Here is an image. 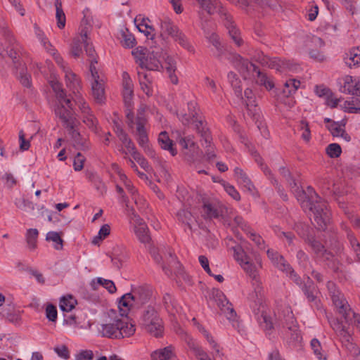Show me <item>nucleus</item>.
Here are the masks:
<instances>
[{
	"mask_svg": "<svg viewBox=\"0 0 360 360\" xmlns=\"http://www.w3.org/2000/svg\"><path fill=\"white\" fill-rule=\"evenodd\" d=\"M142 323L146 330L155 338L160 337L163 333L162 321L158 312L153 307H148L144 311Z\"/></svg>",
	"mask_w": 360,
	"mask_h": 360,
	"instance_id": "nucleus-12",
	"label": "nucleus"
},
{
	"mask_svg": "<svg viewBox=\"0 0 360 360\" xmlns=\"http://www.w3.org/2000/svg\"><path fill=\"white\" fill-rule=\"evenodd\" d=\"M110 321L101 325L99 332L102 336L112 339H122L133 335L135 324L127 315H122L121 310L111 309L108 312Z\"/></svg>",
	"mask_w": 360,
	"mask_h": 360,
	"instance_id": "nucleus-3",
	"label": "nucleus"
},
{
	"mask_svg": "<svg viewBox=\"0 0 360 360\" xmlns=\"http://www.w3.org/2000/svg\"><path fill=\"white\" fill-rule=\"evenodd\" d=\"M152 360H176L174 347L172 345L158 349L151 354Z\"/></svg>",
	"mask_w": 360,
	"mask_h": 360,
	"instance_id": "nucleus-34",
	"label": "nucleus"
},
{
	"mask_svg": "<svg viewBox=\"0 0 360 360\" xmlns=\"http://www.w3.org/2000/svg\"><path fill=\"white\" fill-rule=\"evenodd\" d=\"M51 88L56 94L54 112L60 120L63 127L71 136L74 147L78 150H85L89 148V143L86 138L82 136L77 127L80 124L72 109V103L65 95L57 82H51Z\"/></svg>",
	"mask_w": 360,
	"mask_h": 360,
	"instance_id": "nucleus-1",
	"label": "nucleus"
},
{
	"mask_svg": "<svg viewBox=\"0 0 360 360\" xmlns=\"http://www.w3.org/2000/svg\"><path fill=\"white\" fill-rule=\"evenodd\" d=\"M300 86V82L295 79L287 80L284 84L283 94L285 96L289 97L293 95Z\"/></svg>",
	"mask_w": 360,
	"mask_h": 360,
	"instance_id": "nucleus-46",
	"label": "nucleus"
},
{
	"mask_svg": "<svg viewBox=\"0 0 360 360\" xmlns=\"http://www.w3.org/2000/svg\"><path fill=\"white\" fill-rule=\"evenodd\" d=\"M111 261L115 266L120 269L128 258L126 248L122 245H116L111 252Z\"/></svg>",
	"mask_w": 360,
	"mask_h": 360,
	"instance_id": "nucleus-27",
	"label": "nucleus"
},
{
	"mask_svg": "<svg viewBox=\"0 0 360 360\" xmlns=\"http://www.w3.org/2000/svg\"><path fill=\"white\" fill-rule=\"evenodd\" d=\"M234 258L240 264L243 269L250 276H256L255 266L250 262L249 257L246 255L244 250L240 247L236 246L233 248Z\"/></svg>",
	"mask_w": 360,
	"mask_h": 360,
	"instance_id": "nucleus-17",
	"label": "nucleus"
},
{
	"mask_svg": "<svg viewBox=\"0 0 360 360\" xmlns=\"http://www.w3.org/2000/svg\"><path fill=\"white\" fill-rule=\"evenodd\" d=\"M62 232L49 231L46 233V240L52 243L53 247L56 250L63 249L64 240L62 238Z\"/></svg>",
	"mask_w": 360,
	"mask_h": 360,
	"instance_id": "nucleus-38",
	"label": "nucleus"
},
{
	"mask_svg": "<svg viewBox=\"0 0 360 360\" xmlns=\"http://www.w3.org/2000/svg\"><path fill=\"white\" fill-rule=\"evenodd\" d=\"M347 238L349 240L351 250L355 254L356 260L360 262V243L356 237L350 232L347 233Z\"/></svg>",
	"mask_w": 360,
	"mask_h": 360,
	"instance_id": "nucleus-54",
	"label": "nucleus"
},
{
	"mask_svg": "<svg viewBox=\"0 0 360 360\" xmlns=\"http://www.w3.org/2000/svg\"><path fill=\"white\" fill-rule=\"evenodd\" d=\"M82 40L81 36L79 38L75 39L72 45L71 53L74 57H79L82 51L81 44Z\"/></svg>",
	"mask_w": 360,
	"mask_h": 360,
	"instance_id": "nucleus-62",
	"label": "nucleus"
},
{
	"mask_svg": "<svg viewBox=\"0 0 360 360\" xmlns=\"http://www.w3.org/2000/svg\"><path fill=\"white\" fill-rule=\"evenodd\" d=\"M257 61L264 67L274 69L278 72H283L286 70L292 71L296 66L289 61L281 60L276 57H270L266 55H259L257 57Z\"/></svg>",
	"mask_w": 360,
	"mask_h": 360,
	"instance_id": "nucleus-14",
	"label": "nucleus"
},
{
	"mask_svg": "<svg viewBox=\"0 0 360 360\" xmlns=\"http://www.w3.org/2000/svg\"><path fill=\"white\" fill-rule=\"evenodd\" d=\"M342 108L349 113H357L360 111V99L352 98L349 101H346L342 105Z\"/></svg>",
	"mask_w": 360,
	"mask_h": 360,
	"instance_id": "nucleus-47",
	"label": "nucleus"
},
{
	"mask_svg": "<svg viewBox=\"0 0 360 360\" xmlns=\"http://www.w3.org/2000/svg\"><path fill=\"white\" fill-rule=\"evenodd\" d=\"M82 28L81 30V38L82 40V43H84L85 46V51L88 56L90 58V64L91 61L94 60V65L97 63V60L94 57L95 51L91 44H90L87 41L88 33L89 31V25L88 24V20L86 19L82 20Z\"/></svg>",
	"mask_w": 360,
	"mask_h": 360,
	"instance_id": "nucleus-22",
	"label": "nucleus"
},
{
	"mask_svg": "<svg viewBox=\"0 0 360 360\" xmlns=\"http://www.w3.org/2000/svg\"><path fill=\"white\" fill-rule=\"evenodd\" d=\"M57 309L53 304H48L46 308V318L52 322H55L57 319Z\"/></svg>",
	"mask_w": 360,
	"mask_h": 360,
	"instance_id": "nucleus-64",
	"label": "nucleus"
},
{
	"mask_svg": "<svg viewBox=\"0 0 360 360\" xmlns=\"http://www.w3.org/2000/svg\"><path fill=\"white\" fill-rule=\"evenodd\" d=\"M329 323L333 330L340 337L343 342L347 343V345L353 347L352 343H349L350 335L345 326L337 319H329Z\"/></svg>",
	"mask_w": 360,
	"mask_h": 360,
	"instance_id": "nucleus-26",
	"label": "nucleus"
},
{
	"mask_svg": "<svg viewBox=\"0 0 360 360\" xmlns=\"http://www.w3.org/2000/svg\"><path fill=\"white\" fill-rule=\"evenodd\" d=\"M41 32L37 34L39 39L41 41L44 48L47 50V51L53 57L56 63L65 71L68 68L65 66L63 58L60 56L57 53L56 49L52 46V45L47 41V39L44 37Z\"/></svg>",
	"mask_w": 360,
	"mask_h": 360,
	"instance_id": "nucleus-33",
	"label": "nucleus"
},
{
	"mask_svg": "<svg viewBox=\"0 0 360 360\" xmlns=\"http://www.w3.org/2000/svg\"><path fill=\"white\" fill-rule=\"evenodd\" d=\"M123 98L126 105H130L133 97V84L127 72L122 74Z\"/></svg>",
	"mask_w": 360,
	"mask_h": 360,
	"instance_id": "nucleus-32",
	"label": "nucleus"
},
{
	"mask_svg": "<svg viewBox=\"0 0 360 360\" xmlns=\"http://www.w3.org/2000/svg\"><path fill=\"white\" fill-rule=\"evenodd\" d=\"M192 321L194 324L196 325L199 331L202 333L210 348L214 351L213 355H215L216 357H223L224 356V354L223 353V348L221 347L219 343H218L214 337L202 326L200 325L195 318H193Z\"/></svg>",
	"mask_w": 360,
	"mask_h": 360,
	"instance_id": "nucleus-18",
	"label": "nucleus"
},
{
	"mask_svg": "<svg viewBox=\"0 0 360 360\" xmlns=\"http://www.w3.org/2000/svg\"><path fill=\"white\" fill-rule=\"evenodd\" d=\"M228 79L231 86L235 91V93L237 96L240 97L242 96V85L241 81L237 76V75L233 72H230L228 74Z\"/></svg>",
	"mask_w": 360,
	"mask_h": 360,
	"instance_id": "nucleus-49",
	"label": "nucleus"
},
{
	"mask_svg": "<svg viewBox=\"0 0 360 360\" xmlns=\"http://www.w3.org/2000/svg\"><path fill=\"white\" fill-rule=\"evenodd\" d=\"M341 152V148L338 143H330L326 148V153L330 158L339 157Z\"/></svg>",
	"mask_w": 360,
	"mask_h": 360,
	"instance_id": "nucleus-63",
	"label": "nucleus"
},
{
	"mask_svg": "<svg viewBox=\"0 0 360 360\" xmlns=\"http://www.w3.org/2000/svg\"><path fill=\"white\" fill-rule=\"evenodd\" d=\"M138 75L141 90L147 96H150L152 94V89L150 87L151 80L149 78V75L145 72H139Z\"/></svg>",
	"mask_w": 360,
	"mask_h": 360,
	"instance_id": "nucleus-45",
	"label": "nucleus"
},
{
	"mask_svg": "<svg viewBox=\"0 0 360 360\" xmlns=\"http://www.w3.org/2000/svg\"><path fill=\"white\" fill-rule=\"evenodd\" d=\"M345 61L349 67L360 65V47L350 49L345 58Z\"/></svg>",
	"mask_w": 360,
	"mask_h": 360,
	"instance_id": "nucleus-43",
	"label": "nucleus"
},
{
	"mask_svg": "<svg viewBox=\"0 0 360 360\" xmlns=\"http://www.w3.org/2000/svg\"><path fill=\"white\" fill-rule=\"evenodd\" d=\"M77 304L76 300L71 295L64 296L60 302V309L63 311H70Z\"/></svg>",
	"mask_w": 360,
	"mask_h": 360,
	"instance_id": "nucleus-52",
	"label": "nucleus"
},
{
	"mask_svg": "<svg viewBox=\"0 0 360 360\" xmlns=\"http://www.w3.org/2000/svg\"><path fill=\"white\" fill-rule=\"evenodd\" d=\"M160 35L164 37L167 35L170 37L173 41L178 44L183 49L191 53H194L193 46L190 42L186 34L181 30L169 18L164 17L160 19Z\"/></svg>",
	"mask_w": 360,
	"mask_h": 360,
	"instance_id": "nucleus-5",
	"label": "nucleus"
},
{
	"mask_svg": "<svg viewBox=\"0 0 360 360\" xmlns=\"http://www.w3.org/2000/svg\"><path fill=\"white\" fill-rule=\"evenodd\" d=\"M267 255L268 257L274 264V265H276L279 269H281L283 271H285L286 273H289L290 274V276L294 278L295 281L298 285L301 284V283L299 282V278L294 274V271L291 269L289 264L286 262V261L285 260L282 255H279L277 252L273 250H268Z\"/></svg>",
	"mask_w": 360,
	"mask_h": 360,
	"instance_id": "nucleus-16",
	"label": "nucleus"
},
{
	"mask_svg": "<svg viewBox=\"0 0 360 360\" xmlns=\"http://www.w3.org/2000/svg\"><path fill=\"white\" fill-rule=\"evenodd\" d=\"M52 82H57L60 84V86H61V84L57 80H51L50 82L51 86ZM60 89L64 91L62 89V87H60ZM63 92L65 95V97L70 100V101L72 103V111L74 112L76 117H77V115L73 108V106L75 104L78 105V107H79V110H81L82 113L83 114V115H89V113L91 112L89 105L84 101L83 98L81 96V95L79 93H76V94H73L74 95L73 96H72L71 95L67 96L65 92V91H63Z\"/></svg>",
	"mask_w": 360,
	"mask_h": 360,
	"instance_id": "nucleus-23",
	"label": "nucleus"
},
{
	"mask_svg": "<svg viewBox=\"0 0 360 360\" xmlns=\"http://www.w3.org/2000/svg\"><path fill=\"white\" fill-rule=\"evenodd\" d=\"M158 141L162 149L169 151L172 155H175L176 154V150L173 147V142L169 139L168 134L166 131H162L160 133Z\"/></svg>",
	"mask_w": 360,
	"mask_h": 360,
	"instance_id": "nucleus-39",
	"label": "nucleus"
},
{
	"mask_svg": "<svg viewBox=\"0 0 360 360\" xmlns=\"http://www.w3.org/2000/svg\"><path fill=\"white\" fill-rule=\"evenodd\" d=\"M288 181L303 210L309 212L312 223L317 229L324 230L330 221V214L326 202L321 200L312 188L308 187L304 191L300 189L297 182L292 177H289Z\"/></svg>",
	"mask_w": 360,
	"mask_h": 360,
	"instance_id": "nucleus-2",
	"label": "nucleus"
},
{
	"mask_svg": "<svg viewBox=\"0 0 360 360\" xmlns=\"http://www.w3.org/2000/svg\"><path fill=\"white\" fill-rule=\"evenodd\" d=\"M297 259L299 265L305 269L307 273L311 270V266L309 261V257L303 250H299L297 253Z\"/></svg>",
	"mask_w": 360,
	"mask_h": 360,
	"instance_id": "nucleus-55",
	"label": "nucleus"
},
{
	"mask_svg": "<svg viewBox=\"0 0 360 360\" xmlns=\"http://www.w3.org/2000/svg\"><path fill=\"white\" fill-rule=\"evenodd\" d=\"M56 17L57 19V25L60 29H62L65 25V15L62 8V2L60 0H56Z\"/></svg>",
	"mask_w": 360,
	"mask_h": 360,
	"instance_id": "nucleus-50",
	"label": "nucleus"
},
{
	"mask_svg": "<svg viewBox=\"0 0 360 360\" xmlns=\"http://www.w3.org/2000/svg\"><path fill=\"white\" fill-rule=\"evenodd\" d=\"M342 91L356 96H360V82L351 76H346Z\"/></svg>",
	"mask_w": 360,
	"mask_h": 360,
	"instance_id": "nucleus-30",
	"label": "nucleus"
},
{
	"mask_svg": "<svg viewBox=\"0 0 360 360\" xmlns=\"http://www.w3.org/2000/svg\"><path fill=\"white\" fill-rule=\"evenodd\" d=\"M305 241L311 247L314 252L319 255L324 250V246L316 238L311 236H307Z\"/></svg>",
	"mask_w": 360,
	"mask_h": 360,
	"instance_id": "nucleus-58",
	"label": "nucleus"
},
{
	"mask_svg": "<svg viewBox=\"0 0 360 360\" xmlns=\"http://www.w3.org/2000/svg\"><path fill=\"white\" fill-rule=\"evenodd\" d=\"M110 233V226L108 224L103 225L96 236L92 240V243L94 245H98L101 241L107 238Z\"/></svg>",
	"mask_w": 360,
	"mask_h": 360,
	"instance_id": "nucleus-56",
	"label": "nucleus"
},
{
	"mask_svg": "<svg viewBox=\"0 0 360 360\" xmlns=\"http://www.w3.org/2000/svg\"><path fill=\"white\" fill-rule=\"evenodd\" d=\"M226 25L227 26V28L229 30V35L232 40L234 41V43L238 46H241L243 44V39L240 37L239 30L237 28H236V27L232 24V22L230 20H228L227 24Z\"/></svg>",
	"mask_w": 360,
	"mask_h": 360,
	"instance_id": "nucleus-51",
	"label": "nucleus"
},
{
	"mask_svg": "<svg viewBox=\"0 0 360 360\" xmlns=\"http://www.w3.org/2000/svg\"><path fill=\"white\" fill-rule=\"evenodd\" d=\"M234 58V65L243 79H247L250 77L254 78L257 71L259 70L258 68L253 63H250L247 59L243 58L239 55L235 56Z\"/></svg>",
	"mask_w": 360,
	"mask_h": 360,
	"instance_id": "nucleus-15",
	"label": "nucleus"
},
{
	"mask_svg": "<svg viewBox=\"0 0 360 360\" xmlns=\"http://www.w3.org/2000/svg\"><path fill=\"white\" fill-rule=\"evenodd\" d=\"M200 8L208 14L212 15L218 13L221 15H226L221 3L218 0H196Z\"/></svg>",
	"mask_w": 360,
	"mask_h": 360,
	"instance_id": "nucleus-24",
	"label": "nucleus"
},
{
	"mask_svg": "<svg viewBox=\"0 0 360 360\" xmlns=\"http://www.w3.org/2000/svg\"><path fill=\"white\" fill-rule=\"evenodd\" d=\"M15 205L17 207L23 210H26L27 209H30L31 210H34L33 202L23 198L15 199Z\"/></svg>",
	"mask_w": 360,
	"mask_h": 360,
	"instance_id": "nucleus-61",
	"label": "nucleus"
},
{
	"mask_svg": "<svg viewBox=\"0 0 360 360\" xmlns=\"http://www.w3.org/2000/svg\"><path fill=\"white\" fill-rule=\"evenodd\" d=\"M255 83L260 86H263L267 91H271L275 88L273 77L267 75L266 73L261 72L259 70L257 71L254 76Z\"/></svg>",
	"mask_w": 360,
	"mask_h": 360,
	"instance_id": "nucleus-29",
	"label": "nucleus"
},
{
	"mask_svg": "<svg viewBox=\"0 0 360 360\" xmlns=\"http://www.w3.org/2000/svg\"><path fill=\"white\" fill-rule=\"evenodd\" d=\"M250 299L255 302L254 312L259 324L266 333H271L274 328L273 315L275 316V313L272 312L267 305L262 303L259 286L255 288Z\"/></svg>",
	"mask_w": 360,
	"mask_h": 360,
	"instance_id": "nucleus-4",
	"label": "nucleus"
},
{
	"mask_svg": "<svg viewBox=\"0 0 360 360\" xmlns=\"http://www.w3.org/2000/svg\"><path fill=\"white\" fill-rule=\"evenodd\" d=\"M328 129L333 136L341 137L346 142H349L351 139L349 135L346 133L343 127L340 126L337 122L330 123L328 125Z\"/></svg>",
	"mask_w": 360,
	"mask_h": 360,
	"instance_id": "nucleus-44",
	"label": "nucleus"
},
{
	"mask_svg": "<svg viewBox=\"0 0 360 360\" xmlns=\"http://www.w3.org/2000/svg\"><path fill=\"white\" fill-rule=\"evenodd\" d=\"M209 299L214 300L217 303L227 319L232 322L234 328L238 327L239 324L236 320V313L223 292L219 289L213 288L209 292Z\"/></svg>",
	"mask_w": 360,
	"mask_h": 360,
	"instance_id": "nucleus-8",
	"label": "nucleus"
},
{
	"mask_svg": "<svg viewBox=\"0 0 360 360\" xmlns=\"http://www.w3.org/2000/svg\"><path fill=\"white\" fill-rule=\"evenodd\" d=\"M112 167L115 169V170L120 174V179L124 181L125 187H126L127 190L128 191V192L131 195V197L133 198V197L136 196V194H138L137 191L135 189V188L133 186V185H131L130 184V182L129 181H127V178L126 175L120 173V168L116 164L112 165Z\"/></svg>",
	"mask_w": 360,
	"mask_h": 360,
	"instance_id": "nucleus-57",
	"label": "nucleus"
},
{
	"mask_svg": "<svg viewBox=\"0 0 360 360\" xmlns=\"http://www.w3.org/2000/svg\"><path fill=\"white\" fill-rule=\"evenodd\" d=\"M129 224L138 240L142 243H148L150 240L149 229L144 220L131 210L129 214Z\"/></svg>",
	"mask_w": 360,
	"mask_h": 360,
	"instance_id": "nucleus-13",
	"label": "nucleus"
},
{
	"mask_svg": "<svg viewBox=\"0 0 360 360\" xmlns=\"http://www.w3.org/2000/svg\"><path fill=\"white\" fill-rule=\"evenodd\" d=\"M65 77L67 86L72 91V94L79 93L80 89L79 80L76 75L73 73L69 68L65 70Z\"/></svg>",
	"mask_w": 360,
	"mask_h": 360,
	"instance_id": "nucleus-35",
	"label": "nucleus"
},
{
	"mask_svg": "<svg viewBox=\"0 0 360 360\" xmlns=\"http://www.w3.org/2000/svg\"><path fill=\"white\" fill-rule=\"evenodd\" d=\"M234 173L238 182L243 186L250 194L252 195L257 194L254 184L241 169L236 167L234 170Z\"/></svg>",
	"mask_w": 360,
	"mask_h": 360,
	"instance_id": "nucleus-25",
	"label": "nucleus"
},
{
	"mask_svg": "<svg viewBox=\"0 0 360 360\" xmlns=\"http://www.w3.org/2000/svg\"><path fill=\"white\" fill-rule=\"evenodd\" d=\"M193 126V129L201 136L202 140L206 143H210V134L205 129V124L202 117L198 115L195 117L191 118V122L188 126Z\"/></svg>",
	"mask_w": 360,
	"mask_h": 360,
	"instance_id": "nucleus-31",
	"label": "nucleus"
},
{
	"mask_svg": "<svg viewBox=\"0 0 360 360\" xmlns=\"http://www.w3.org/2000/svg\"><path fill=\"white\" fill-rule=\"evenodd\" d=\"M150 296L149 290L143 287H138L129 293L124 295L120 302L118 308L122 315H127L133 307H140L148 302Z\"/></svg>",
	"mask_w": 360,
	"mask_h": 360,
	"instance_id": "nucleus-6",
	"label": "nucleus"
},
{
	"mask_svg": "<svg viewBox=\"0 0 360 360\" xmlns=\"http://www.w3.org/2000/svg\"><path fill=\"white\" fill-rule=\"evenodd\" d=\"M311 347L314 354L319 360H327V353L322 349L321 343L317 339L314 338L311 341Z\"/></svg>",
	"mask_w": 360,
	"mask_h": 360,
	"instance_id": "nucleus-48",
	"label": "nucleus"
},
{
	"mask_svg": "<svg viewBox=\"0 0 360 360\" xmlns=\"http://www.w3.org/2000/svg\"><path fill=\"white\" fill-rule=\"evenodd\" d=\"M134 22L139 32H143L148 39H153L154 29L147 23L146 19L137 16L134 19Z\"/></svg>",
	"mask_w": 360,
	"mask_h": 360,
	"instance_id": "nucleus-36",
	"label": "nucleus"
},
{
	"mask_svg": "<svg viewBox=\"0 0 360 360\" xmlns=\"http://www.w3.org/2000/svg\"><path fill=\"white\" fill-rule=\"evenodd\" d=\"M188 345L198 360H212L213 359V356L211 357L198 344L194 342H189Z\"/></svg>",
	"mask_w": 360,
	"mask_h": 360,
	"instance_id": "nucleus-40",
	"label": "nucleus"
},
{
	"mask_svg": "<svg viewBox=\"0 0 360 360\" xmlns=\"http://www.w3.org/2000/svg\"><path fill=\"white\" fill-rule=\"evenodd\" d=\"M176 216L179 221L186 224L189 229H192L191 221H192L193 216L190 211L182 209L177 212Z\"/></svg>",
	"mask_w": 360,
	"mask_h": 360,
	"instance_id": "nucleus-59",
	"label": "nucleus"
},
{
	"mask_svg": "<svg viewBox=\"0 0 360 360\" xmlns=\"http://www.w3.org/2000/svg\"><path fill=\"white\" fill-rule=\"evenodd\" d=\"M162 301L165 309L171 314H174L175 312L181 313L184 311L181 307H179L176 305L172 296L168 293L165 294L162 298Z\"/></svg>",
	"mask_w": 360,
	"mask_h": 360,
	"instance_id": "nucleus-41",
	"label": "nucleus"
},
{
	"mask_svg": "<svg viewBox=\"0 0 360 360\" xmlns=\"http://www.w3.org/2000/svg\"><path fill=\"white\" fill-rule=\"evenodd\" d=\"M147 110V106L142 104L138 110L136 118H134L131 111L127 113V124L130 128L134 129V133L136 137V140L138 143H140L141 145H144L147 141V131L145 127L147 122L145 112Z\"/></svg>",
	"mask_w": 360,
	"mask_h": 360,
	"instance_id": "nucleus-7",
	"label": "nucleus"
},
{
	"mask_svg": "<svg viewBox=\"0 0 360 360\" xmlns=\"http://www.w3.org/2000/svg\"><path fill=\"white\" fill-rule=\"evenodd\" d=\"M4 42L0 43V48L6 52V54L13 60L17 58V53L14 51L13 44L15 39L9 30L4 32Z\"/></svg>",
	"mask_w": 360,
	"mask_h": 360,
	"instance_id": "nucleus-28",
	"label": "nucleus"
},
{
	"mask_svg": "<svg viewBox=\"0 0 360 360\" xmlns=\"http://www.w3.org/2000/svg\"><path fill=\"white\" fill-rule=\"evenodd\" d=\"M162 58L165 59V68L169 74L172 83L176 84L178 83V77L174 74L176 68V61L172 57L168 56L166 58L162 56Z\"/></svg>",
	"mask_w": 360,
	"mask_h": 360,
	"instance_id": "nucleus-42",
	"label": "nucleus"
},
{
	"mask_svg": "<svg viewBox=\"0 0 360 360\" xmlns=\"http://www.w3.org/2000/svg\"><path fill=\"white\" fill-rule=\"evenodd\" d=\"M176 141L184 149L183 153L187 162H193L202 155V151L191 136H184L178 130L173 131Z\"/></svg>",
	"mask_w": 360,
	"mask_h": 360,
	"instance_id": "nucleus-10",
	"label": "nucleus"
},
{
	"mask_svg": "<svg viewBox=\"0 0 360 360\" xmlns=\"http://www.w3.org/2000/svg\"><path fill=\"white\" fill-rule=\"evenodd\" d=\"M197 103L193 100L188 103V111L187 112L181 113L179 120L184 125H189L191 122V118L195 117L196 115H199L196 110Z\"/></svg>",
	"mask_w": 360,
	"mask_h": 360,
	"instance_id": "nucleus-37",
	"label": "nucleus"
},
{
	"mask_svg": "<svg viewBox=\"0 0 360 360\" xmlns=\"http://www.w3.org/2000/svg\"><path fill=\"white\" fill-rule=\"evenodd\" d=\"M161 58H162V51L159 49L153 50L145 55L143 60L141 58V67L149 70H157L161 66Z\"/></svg>",
	"mask_w": 360,
	"mask_h": 360,
	"instance_id": "nucleus-19",
	"label": "nucleus"
},
{
	"mask_svg": "<svg viewBox=\"0 0 360 360\" xmlns=\"http://www.w3.org/2000/svg\"><path fill=\"white\" fill-rule=\"evenodd\" d=\"M224 208L218 202H204L202 206V216L205 219L219 218L224 214Z\"/></svg>",
	"mask_w": 360,
	"mask_h": 360,
	"instance_id": "nucleus-20",
	"label": "nucleus"
},
{
	"mask_svg": "<svg viewBox=\"0 0 360 360\" xmlns=\"http://www.w3.org/2000/svg\"><path fill=\"white\" fill-rule=\"evenodd\" d=\"M328 289L331 296L333 303L338 313L342 316L346 323H352V311L344 295L337 289L336 285L331 282L328 283Z\"/></svg>",
	"mask_w": 360,
	"mask_h": 360,
	"instance_id": "nucleus-11",
	"label": "nucleus"
},
{
	"mask_svg": "<svg viewBox=\"0 0 360 360\" xmlns=\"http://www.w3.org/2000/svg\"><path fill=\"white\" fill-rule=\"evenodd\" d=\"M89 72L91 77L92 97L96 103L103 104L105 101V77L101 72H98L97 68L94 65V60L91 61L89 65Z\"/></svg>",
	"mask_w": 360,
	"mask_h": 360,
	"instance_id": "nucleus-9",
	"label": "nucleus"
},
{
	"mask_svg": "<svg viewBox=\"0 0 360 360\" xmlns=\"http://www.w3.org/2000/svg\"><path fill=\"white\" fill-rule=\"evenodd\" d=\"M202 28L207 40L213 46L214 49V55L217 58H220L224 53V48L221 44L220 37L212 30L207 29L205 24H202Z\"/></svg>",
	"mask_w": 360,
	"mask_h": 360,
	"instance_id": "nucleus-21",
	"label": "nucleus"
},
{
	"mask_svg": "<svg viewBox=\"0 0 360 360\" xmlns=\"http://www.w3.org/2000/svg\"><path fill=\"white\" fill-rule=\"evenodd\" d=\"M39 232L36 229H30L26 233V240L27 246L30 250H34L37 248V241Z\"/></svg>",
	"mask_w": 360,
	"mask_h": 360,
	"instance_id": "nucleus-53",
	"label": "nucleus"
},
{
	"mask_svg": "<svg viewBox=\"0 0 360 360\" xmlns=\"http://www.w3.org/2000/svg\"><path fill=\"white\" fill-rule=\"evenodd\" d=\"M122 43L125 47L131 48L135 44V38L133 35L127 32V30L122 31L121 33Z\"/></svg>",
	"mask_w": 360,
	"mask_h": 360,
	"instance_id": "nucleus-60",
	"label": "nucleus"
}]
</instances>
